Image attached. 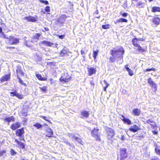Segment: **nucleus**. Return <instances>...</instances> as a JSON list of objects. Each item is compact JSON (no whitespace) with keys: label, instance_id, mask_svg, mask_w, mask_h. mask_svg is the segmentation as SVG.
<instances>
[{"label":"nucleus","instance_id":"nucleus-1","mask_svg":"<svg viewBox=\"0 0 160 160\" xmlns=\"http://www.w3.org/2000/svg\"><path fill=\"white\" fill-rule=\"evenodd\" d=\"M124 52V50L122 47L115 46L112 48L110 50V54L112 56L109 58L110 62H114L116 60L118 61L122 59Z\"/></svg>","mask_w":160,"mask_h":160},{"label":"nucleus","instance_id":"nucleus-2","mask_svg":"<svg viewBox=\"0 0 160 160\" xmlns=\"http://www.w3.org/2000/svg\"><path fill=\"white\" fill-rule=\"evenodd\" d=\"M143 38L138 39L136 38H134L132 40V42L135 49L137 51L141 52H145L147 51V47H141L139 43V41H143L145 40Z\"/></svg>","mask_w":160,"mask_h":160},{"label":"nucleus","instance_id":"nucleus-3","mask_svg":"<svg viewBox=\"0 0 160 160\" xmlns=\"http://www.w3.org/2000/svg\"><path fill=\"white\" fill-rule=\"evenodd\" d=\"M16 72L17 78L18 80V82L20 84L23 85L24 87H27V85L23 81L20 77V75L22 76H24V73L20 65H18L16 66Z\"/></svg>","mask_w":160,"mask_h":160},{"label":"nucleus","instance_id":"nucleus-4","mask_svg":"<svg viewBox=\"0 0 160 160\" xmlns=\"http://www.w3.org/2000/svg\"><path fill=\"white\" fill-rule=\"evenodd\" d=\"M132 4L134 7L138 8H144L146 3L144 0H131Z\"/></svg>","mask_w":160,"mask_h":160},{"label":"nucleus","instance_id":"nucleus-5","mask_svg":"<svg viewBox=\"0 0 160 160\" xmlns=\"http://www.w3.org/2000/svg\"><path fill=\"white\" fill-rule=\"evenodd\" d=\"M106 130L107 137L109 140H112L115 134V131L111 128L107 127Z\"/></svg>","mask_w":160,"mask_h":160},{"label":"nucleus","instance_id":"nucleus-6","mask_svg":"<svg viewBox=\"0 0 160 160\" xmlns=\"http://www.w3.org/2000/svg\"><path fill=\"white\" fill-rule=\"evenodd\" d=\"M128 157V152L126 148H122L120 150V160H124Z\"/></svg>","mask_w":160,"mask_h":160},{"label":"nucleus","instance_id":"nucleus-7","mask_svg":"<svg viewBox=\"0 0 160 160\" xmlns=\"http://www.w3.org/2000/svg\"><path fill=\"white\" fill-rule=\"evenodd\" d=\"M71 78V76L68 74L66 73H64L63 75L60 77L59 80L62 82L66 83L70 81Z\"/></svg>","mask_w":160,"mask_h":160},{"label":"nucleus","instance_id":"nucleus-8","mask_svg":"<svg viewBox=\"0 0 160 160\" xmlns=\"http://www.w3.org/2000/svg\"><path fill=\"white\" fill-rule=\"evenodd\" d=\"M68 17L69 16H67L65 14L61 15L56 21V22L59 25H62L64 22L66 18Z\"/></svg>","mask_w":160,"mask_h":160},{"label":"nucleus","instance_id":"nucleus-9","mask_svg":"<svg viewBox=\"0 0 160 160\" xmlns=\"http://www.w3.org/2000/svg\"><path fill=\"white\" fill-rule=\"evenodd\" d=\"M148 82L151 87L152 89H153L154 92H156L157 90V85L152 79L151 78H149L148 79Z\"/></svg>","mask_w":160,"mask_h":160},{"label":"nucleus","instance_id":"nucleus-10","mask_svg":"<svg viewBox=\"0 0 160 160\" xmlns=\"http://www.w3.org/2000/svg\"><path fill=\"white\" fill-rule=\"evenodd\" d=\"M145 124H149L151 126L152 128L155 129L157 128L158 126L156 122L154 121L151 119H148L144 122Z\"/></svg>","mask_w":160,"mask_h":160},{"label":"nucleus","instance_id":"nucleus-11","mask_svg":"<svg viewBox=\"0 0 160 160\" xmlns=\"http://www.w3.org/2000/svg\"><path fill=\"white\" fill-rule=\"evenodd\" d=\"M38 17L37 16L33 17L31 16H26L24 18V19L27 20L28 22H35L37 21Z\"/></svg>","mask_w":160,"mask_h":160},{"label":"nucleus","instance_id":"nucleus-12","mask_svg":"<svg viewBox=\"0 0 160 160\" xmlns=\"http://www.w3.org/2000/svg\"><path fill=\"white\" fill-rule=\"evenodd\" d=\"M12 91L11 92V94H12V96H15L19 99H22L24 98V95L22 94H20L16 90L12 89Z\"/></svg>","mask_w":160,"mask_h":160},{"label":"nucleus","instance_id":"nucleus-13","mask_svg":"<svg viewBox=\"0 0 160 160\" xmlns=\"http://www.w3.org/2000/svg\"><path fill=\"white\" fill-rule=\"evenodd\" d=\"M88 75V76H91L95 74L97 71V69L96 68L94 67H88L87 68Z\"/></svg>","mask_w":160,"mask_h":160},{"label":"nucleus","instance_id":"nucleus-14","mask_svg":"<svg viewBox=\"0 0 160 160\" xmlns=\"http://www.w3.org/2000/svg\"><path fill=\"white\" fill-rule=\"evenodd\" d=\"M140 129V128L136 124L131 126L128 129L130 131L133 133L136 132Z\"/></svg>","mask_w":160,"mask_h":160},{"label":"nucleus","instance_id":"nucleus-15","mask_svg":"<svg viewBox=\"0 0 160 160\" xmlns=\"http://www.w3.org/2000/svg\"><path fill=\"white\" fill-rule=\"evenodd\" d=\"M24 133V128H22L17 130L15 132V134L17 136L22 137Z\"/></svg>","mask_w":160,"mask_h":160},{"label":"nucleus","instance_id":"nucleus-16","mask_svg":"<svg viewBox=\"0 0 160 160\" xmlns=\"http://www.w3.org/2000/svg\"><path fill=\"white\" fill-rule=\"evenodd\" d=\"M141 112L140 110L137 108H134L132 111V114L136 116H138L140 115Z\"/></svg>","mask_w":160,"mask_h":160},{"label":"nucleus","instance_id":"nucleus-17","mask_svg":"<svg viewBox=\"0 0 160 160\" xmlns=\"http://www.w3.org/2000/svg\"><path fill=\"white\" fill-rule=\"evenodd\" d=\"M81 117L82 118H88L89 116V112L86 110H83L81 112Z\"/></svg>","mask_w":160,"mask_h":160},{"label":"nucleus","instance_id":"nucleus-18","mask_svg":"<svg viewBox=\"0 0 160 160\" xmlns=\"http://www.w3.org/2000/svg\"><path fill=\"white\" fill-rule=\"evenodd\" d=\"M46 136L48 138L52 137L53 134L52 130L50 128H47L46 130Z\"/></svg>","mask_w":160,"mask_h":160},{"label":"nucleus","instance_id":"nucleus-19","mask_svg":"<svg viewBox=\"0 0 160 160\" xmlns=\"http://www.w3.org/2000/svg\"><path fill=\"white\" fill-rule=\"evenodd\" d=\"M121 116L123 118H121V120L124 123L127 124L128 125H130L132 124L131 121L129 119L126 118L123 115H121Z\"/></svg>","mask_w":160,"mask_h":160},{"label":"nucleus","instance_id":"nucleus-20","mask_svg":"<svg viewBox=\"0 0 160 160\" xmlns=\"http://www.w3.org/2000/svg\"><path fill=\"white\" fill-rule=\"evenodd\" d=\"M152 22L158 26L160 24V18L158 17H154L152 20Z\"/></svg>","mask_w":160,"mask_h":160},{"label":"nucleus","instance_id":"nucleus-21","mask_svg":"<svg viewBox=\"0 0 160 160\" xmlns=\"http://www.w3.org/2000/svg\"><path fill=\"white\" fill-rule=\"evenodd\" d=\"M10 78V75L9 74H5L0 78V82H3L8 81L9 79Z\"/></svg>","mask_w":160,"mask_h":160},{"label":"nucleus","instance_id":"nucleus-22","mask_svg":"<svg viewBox=\"0 0 160 160\" xmlns=\"http://www.w3.org/2000/svg\"><path fill=\"white\" fill-rule=\"evenodd\" d=\"M15 142L17 143L18 147L20 148L24 149L25 148V144L19 141L17 139H16L15 140Z\"/></svg>","mask_w":160,"mask_h":160},{"label":"nucleus","instance_id":"nucleus-23","mask_svg":"<svg viewBox=\"0 0 160 160\" xmlns=\"http://www.w3.org/2000/svg\"><path fill=\"white\" fill-rule=\"evenodd\" d=\"M19 40L18 38L11 37V44H17L19 43Z\"/></svg>","mask_w":160,"mask_h":160},{"label":"nucleus","instance_id":"nucleus-24","mask_svg":"<svg viewBox=\"0 0 160 160\" xmlns=\"http://www.w3.org/2000/svg\"><path fill=\"white\" fill-rule=\"evenodd\" d=\"M41 35V34L39 33H36L33 36L32 38V39L33 41L37 42L39 40V37Z\"/></svg>","mask_w":160,"mask_h":160},{"label":"nucleus","instance_id":"nucleus-25","mask_svg":"<svg viewBox=\"0 0 160 160\" xmlns=\"http://www.w3.org/2000/svg\"><path fill=\"white\" fill-rule=\"evenodd\" d=\"M69 134L72 136V139H75L77 140L78 142L80 144H81L82 145H83V142L80 138L77 137L73 134L72 135L71 134Z\"/></svg>","mask_w":160,"mask_h":160},{"label":"nucleus","instance_id":"nucleus-26","mask_svg":"<svg viewBox=\"0 0 160 160\" xmlns=\"http://www.w3.org/2000/svg\"><path fill=\"white\" fill-rule=\"evenodd\" d=\"M59 54L61 56L63 57L66 55H68V53L65 49L63 48L60 51Z\"/></svg>","mask_w":160,"mask_h":160},{"label":"nucleus","instance_id":"nucleus-27","mask_svg":"<svg viewBox=\"0 0 160 160\" xmlns=\"http://www.w3.org/2000/svg\"><path fill=\"white\" fill-rule=\"evenodd\" d=\"M20 123L19 122H16L12 125L11 128L13 130H15L17 128L20 127Z\"/></svg>","mask_w":160,"mask_h":160},{"label":"nucleus","instance_id":"nucleus-28","mask_svg":"<svg viewBox=\"0 0 160 160\" xmlns=\"http://www.w3.org/2000/svg\"><path fill=\"white\" fill-rule=\"evenodd\" d=\"M36 77L40 81H45L47 80V78L45 77H42L41 74H36Z\"/></svg>","mask_w":160,"mask_h":160},{"label":"nucleus","instance_id":"nucleus-29","mask_svg":"<svg viewBox=\"0 0 160 160\" xmlns=\"http://www.w3.org/2000/svg\"><path fill=\"white\" fill-rule=\"evenodd\" d=\"M40 43L44 45L47 46L51 47L53 45V43L50 42L43 41L41 42Z\"/></svg>","mask_w":160,"mask_h":160},{"label":"nucleus","instance_id":"nucleus-30","mask_svg":"<svg viewBox=\"0 0 160 160\" xmlns=\"http://www.w3.org/2000/svg\"><path fill=\"white\" fill-rule=\"evenodd\" d=\"M128 20L126 19L121 18L118 19L117 20L114 22V23L117 24L118 23H119L120 22H128Z\"/></svg>","mask_w":160,"mask_h":160},{"label":"nucleus","instance_id":"nucleus-31","mask_svg":"<svg viewBox=\"0 0 160 160\" xmlns=\"http://www.w3.org/2000/svg\"><path fill=\"white\" fill-rule=\"evenodd\" d=\"M99 130V129L98 128H94L91 131V134L92 136L98 134V132Z\"/></svg>","mask_w":160,"mask_h":160},{"label":"nucleus","instance_id":"nucleus-32","mask_svg":"<svg viewBox=\"0 0 160 160\" xmlns=\"http://www.w3.org/2000/svg\"><path fill=\"white\" fill-rule=\"evenodd\" d=\"M151 11L152 12H160V8L156 6L152 7L151 8Z\"/></svg>","mask_w":160,"mask_h":160},{"label":"nucleus","instance_id":"nucleus-33","mask_svg":"<svg viewBox=\"0 0 160 160\" xmlns=\"http://www.w3.org/2000/svg\"><path fill=\"white\" fill-rule=\"evenodd\" d=\"M92 137L94 138L96 141H101V139L100 137V133L95 134V135L92 136Z\"/></svg>","mask_w":160,"mask_h":160},{"label":"nucleus","instance_id":"nucleus-34","mask_svg":"<svg viewBox=\"0 0 160 160\" xmlns=\"http://www.w3.org/2000/svg\"><path fill=\"white\" fill-rule=\"evenodd\" d=\"M155 151L156 154L160 156V148L157 144L155 145Z\"/></svg>","mask_w":160,"mask_h":160},{"label":"nucleus","instance_id":"nucleus-35","mask_svg":"<svg viewBox=\"0 0 160 160\" xmlns=\"http://www.w3.org/2000/svg\"><path fill=\"white\" fill-rule=\"evenodd\" d=\"M99 52V50H97L96 51H93V56L94 60L96 59L97 57Z\"/></svg>","mask_w":160,"mask_h":160},{"label":"nucleus","instance_id":"nucleus-36","mask_svg":"<svg viewBox=\"0 0 160 160\" xmlns=\"http://www.w3.org/2000/svg\"><path fill=\"white\" fill-rule=\"evenodd\" d=\"M33 126L35 127L37 129H39L41 128L42 127V125L38 122H36L35 124L33 125Z\"/></svg>","mask_w":160,"mask_h":160},{"label":"nucleus","instance_id":"nucleus-37","mask_svg":"<svg viewBox=\"0 0 160 160\" xmlns=\"http://www.w3.org/2000/svg\"><path fill=\"white\" fill-rule=\"evenodd\" d=\"M125 68L126 70L128 71L129 75L130 76H132L133 75V73L131 69L129 67H126Z\"/></svg>","mask_w":160,"mask_h":160},{"label":"nucleus","instance_id":"nucleus-38","mask_svg":"<svg viewBox=\"0 0 160 160\" xmlns=\"http://www.w3.org/2000/svg\"><path fill=\"white\" fill-rule=\"evenodd\" d=\"M47 87L46 86H44L42 87H40L39 88L40 91L44 93L47 92Z\"/></svg>","mask_w":160,"mask_h":160},{"label":"nucleus","instance_id":"nucleus-39","mask_svg":"<svg viewBox=\"0 0 160 160\" xmlns=\"http://www.w3.org/2000/svg\"><path fill=\"white\" fill-rule=\"evenodd\" d=\"M40 117L49 123H50L51 124H52V122L49 120L50 118L49 117H47L44 116H40Z\"/></svg>","mask_w":160,"mask_h":160},{"label":"nucleus","instance_id":"nucleus-40","mask_svg":"<svg viewBox=\"0 0 160 160\" xmlns=\"http://www.w3.org/2000/svg\"><path fill=\"white\" fill-rule=\"evenodd\" d=\"M110 26H111L109 24H107L105 25H102V28L107 29H109L110 28Z\"/></svg>","mask_w":160,"mask_h":160},{"label":"nucleus","instance_id":"nucleus-41","mask_svg":"<svg viewBox=\"0 0 160 160\" xmlns=\"http://www.w3.org/2000/svg\"><path fill=\"white\" fill-rule=\"evenodd\" d=\"M103 82H104V83L106 84V86L104 87L103 88V90L104 91H106L107 88L109 86V84L105 80H104Z\"/></svg>","mask_w":160,"mask_h":160},{"label":"nucleus","instance_id":"nucleus-42","mask_svg":"<svg viewBox=\"0 0 160 160\" xmlns=\"http://www.w3.org/2000/svg\"><path fill=\"white\" fill-rule=\"evenodd\" d=\"M156 70V69L155 68H154L153 67L152 68H147L145 70H143V71L145 72H147L149 71H155Z\"/></svg>","mask_w":160,"mask_h":160},{"label":"nucleus","instance_id":"nucleus-43","mask_svg":"<svg viewBox=\"0 0 160 160\" xmlns=\"http://www.w3.org/2000/svg\"><path fill=\"white\" fill-rule=\"evenodd\" d=\"M44 10L46 12H50V7L49 6H47L45 7Z\"/></svg>","mask_w":160,"mask_h":160},{"label":"nucleus","instance_id":"nucleus-44","mask_svg":"<svg viewBox=\"0 0 160 160\" xmlns=\"http://www.w3.org/2000/svg\"><path fill=\"white\" fill-rule=\"evenodd\" d=\"M4 120L5 122H7L9 124L10 122V118L9 117L6 118L4 119Z\"/></svg>","mask_w":160,"mask_h":160},{"label":"nucleus","instance_id":"nucleus-45","mask_svg":"<svg viewBox=\"0 0 160 160\" xmlns=\"http://www.w3.org/2000/svg\"><path fill=\"white\" fill-rule=\"evenodd\" d=\"M39 1L42 3H44L45 4L47 5L49 4L48 2V1L45 0L44 1L43 0H39Z\"/></svg>","mask_w":160,"mask_h":160},{"label":"nucleus","instance_id":"nucleus-46","mask_svg":"<svg viewBox=\"0 0 160 160\" xmlns=\"http://www.w3.org/2000/svg\"><path fill=\"white\" fill-rule=\"evenodd\" d=\"M6 151L5 150H3L2 151L0 152V157H1L3 155H4V154L6 153Z\"/></svg>","mask_w":160,"mask_h":160},{"label":"nucleus","instance_id":"nucleus-47","mask_svg":"<svg viewBox=\"0 0 160 160\" xmlns=\"http://www.w3.org/2000/svg\"><path fill=\"white\" fill-rule=\"evenodd\" d=\"M11 155L12 156L14 155L17 153L13 149H11Z\"/></svg>","mask_w":160,"mask_h":160},{"label":"nucleus","instance_id":"nucleus-48","mask_svg":"<svg viewBox=\"0 0 160 160\" xmlns=\"http://www.w3.org/2000/svg\"><path fill=\"white\" fill-rule=\"evenodd\" d=\"M57 36L59 38L62 39L64 38L65 36V35L63 34V35H58Z\"/></svg>","mask_w":160,"mask_h":160},{"label":"nucleus","instance_id":"nucleus-49","mask_svg":"<svg viewBox=\"0 0 160 160\" xmlns=\"http://www.w3.org/2000/svg\"><path fill=\"white\" fill-rule=\"evenodd\" d=\"M81 53L82 55H84L85 54V50L83 48H82L81 50Z\"/></svg>","mask_w":160,"mask_h":160},{"label":"nucleus","instance_id":"nucleus-50","mask_svg":"<svg viewBox=\"0 0 160 160\" xmlns=\"http://www.w3.org/2000/svg\"><path fill=\"white\" fill-rule=\"evenodd\" d=\"M128 14L126 12L123 13L122 14V16L123 17H126L128 16Z\"/></svg>","mask_w":160,"mask_h":160},{"label":"nucleus","instance_id":"nucleus-51","mask_svg":"<svg viewBox=\"0 0 160 160\" xmlns=\"http://www.w3.org/2000/svg\"><path fill=\"white\" fill-rule=\"evenodd\" d=\"M158 158L157 156L154 157L153 158L151 159V160H160L158 159Z\"/></svg>","mask_w":160,"mask_h":160},{"label":"nucleus","instance_id":"nucleus-52","mask_svg":"<svg viewBox=\"0 0 160 160\" xmlns=\"http://www.w3.org/2000/svg\"><path fill=\"white\" fill-rule=\"evenodd\" d=\"M152 132L154 135H157L158 133V132L157 131L154 130L152 131Z\"/></svg>","mask_w":160,"mask_h":160},{"label":"nucleus","instance_id":"nucleus-53","mask_svg":"<svg viewBox=\"0 0 160 160\" xmlns=\"http://www.w3.org/2000/svg\"><path fill=\"white\" fill-rule=\"evenodd\" d=\"M125 136L122 135L121 136V139L122 140L124 141L125 139Z\"/></svg>","mask_w":160,"mask_h":160},{"label":"nucleus","instance_id":"nucleus-54","mask_svg":"<svg viewBox=\"0 0 160 160\" xmlns=\"http://www.w3.org/2000/svg\"><path fill=\"white\" fill-rule=\"evenodd\" d=\"M49 80L50 81V84H52L54 83L53 80L52 78L50 79Z\"/></svg>","mask_w":160,"mask_h":160},{"label":"nucleus","instance_id":"nucleus-55","mask_svg":"<svg viewBox=\"0 0 160 160\" xmlns=\"http://www.w3.org/2000/svg\"><path fill=\"white\" fill-rule=\"evenodd\" d=\"M28 120V119L27 118H24L23 120V122L26 123L27 122Z\"/></svg>","mask_w":160,"mask_h":160},{"label":"nucleus","instance_id":"nucleus-56","mask_svg":"<svg viewBox=\"0 0 160 160\" xmlns=\"http://www.w3.org/2000/svg\"><path fill=\"white\" fill-rule=\"evenodd\" d=\"M22 114L24 116H27V113L25 112H23L22 113Z\"/></svg>","mask_w":160,"mask_h":160},{"label":"nucleus","instance_id":"nucleus-57","mask_svg":"<svg viewBox=\"0 0 160 160\" xmlns=\"http://www.w3.org/2000/svg\"><path fill=\"white\" fill-rule=\"evenodd\" d=\"M44 28L45 31H48L49 30V28H47L45 27V28Z\"/></svg>","mask_w":160,"mask_h":160},{"label":"nucleus","instance_id":"nucleus-58","mask_svg":"<svg viewBox=\"0 0 160 160\" xmlns=\"http://www.w3.org/2000/svg\"><path fill=\"white\" fill-rule=\"evenodd\" d=\"M11 121L12 120L13 121H14V118L13 116L11 117V119H10Z\"/></svg>","mask_w":160,"mask_h":160},{"label":"nucleus","instance_id":"nucleus-59","mask_svg":"<svg viewBox=\"0 0 160 160\" xmlns=\"http://www.w3.org/2000/svg\"><path fill=\"white\" fill-rule=\"evenodd\" d=\"M98 10H96L95 12V13L96 14H98Z\"/></svg>","mask_w":160,"mask_h":160},{"label":"nucleus","instance_id":"nucleus-60","mask_svg":"<svg viewBox=\"0 0 160 160\" xmlns=\"http://www.w3.org/2000/svg\"><path fill=\"white\" fill-rule=\"evenodd\" d=\"M3 33L2 32V28L0 27V33Z\"/></svg>","mask_w":160,"mask_h":160},{"label":"nucleus","instance_id":"nucleus-61","mask_svg":"<svg viewBox=\"0 0 160 160\" xmlns=\"http://www.w3.org/2000/svg\"><path fill=\"white\" fill-rule=\"evenodd\" d=\"M91 85H93V86L94 85V84L93 82H91Z\"/></svg>","mask_w":160,"mask_h":160},{"label":"nucleus","instance_id":"nucleus-62","mask_svg":"<svg viewBox=\"0 0 160 160\" xmlns=\"http://www.w3.org/2000/svg\"><path fill=\"white\" fill-rule=\"evenodd\" d=\"M21 140H23L24 141H25V139L23 138H22V139H21Z\"/></svg>","mask_w":160,"mask_h":160},{"label":"nucleus","instance_id":"nucleus-63","mask_svg":"<svg viewBox=\"0 0 160 160\" xmlns=\"http://www.w3.org/2000/svg\"><path fill=\"white\" fill-rule=\"evenodd\" d=\"M21 160H27V159H26L22 158L21 159Z\"/></svg>","mask_w":160,"mask_h":160},{"label":"nucleus","instance_id":"nucleus-64","mask_svg":"<svg viewBox=\"0 0 160 160\" xmlns=\"http://www.w3.org/2000/svg\"><path fill=\"white\" fill-rule=\"evenodd\" d=\"M148 0V1L150 2H151L153 0Z\"/></svg>","mask_w":160,"mask_h":160}]
</instances>
